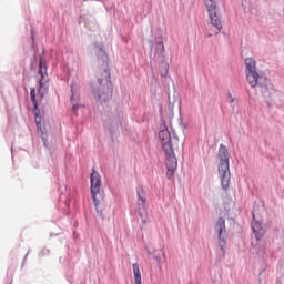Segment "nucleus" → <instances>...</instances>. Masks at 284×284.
I'll return each instance as SVG.
<instances>
[{
	"instance_id": "f257e3e1",
	"label": "nucleus",
	"mask_w": 284,
	"mask_h": 284,
	"mask_svg": "<svg viewBox=\"0 0 284 284\" xmlns=\"http://www.w3.org/2000/svg\"><path fill=\"white\" fill-rule=\"evenodd\" d=\"M159 141L166 156V176L168 179H172V176H174V172H176V168H179V161L176 160V155L174 154V150L179 148V139H172V133H170V130L164 129L159 132Z\"/></svg>"
},
{
	"instance_id": "f03ea898",
	"label": "nucleus",
	"mask_w": 284,
	"mask_h": 284,
	"mask_svg": "<svg viewBox=\"0 0 284 284\" xmlns=\"http://www.w3.org/2000/svg\"><path fill=\"white\" fill-rule=\"evenodd\" d=\"M112 81H110V71L103 70L98 75V83L93 87V97L98 103H106L112 99Z\"/></svg>"
},
{
	"instance_id": "7ed1b4c3",
	"label": "nucleus",
	"mask_w": 284,
	"mask_h": 284,
	"mask_svg": "<svg viewBox=\"0 0 284 284\" xmlns=\"http://www.w3.org/2000/svg\"><path fill=\"white\" fill-rule=\"evenodd\" d=\"M217 156L220 159L219 174L223 190H230V181H232V173H230V151L227 146L221 144Z\"/></svg>"
},
{
	"instance_id": "20e7f679",
	"label": "nucleus",
	"mask_w": 284,
	"mask_h": 284,
	"mask_svg": "<svg viewBox=\"0 0 284 284\" xmlns=\"http://www.w3.org/2000/svg\"><path fill=\"white\" fill-rule=\"evenodd\" d=\"M246 65V80L251 88H263L267 81V78L260 75L256 70V60L254 58H247L245 60Z\"/></svg>"
},
{
	"instance_id": "39448f33",
	"label": "nucleus",
	"mask_w": 284,
	"mask_h": 284,
	"mask_svg": "<svg viewBox=\"0 0 284 284\" xmlns=\"http://www.w3.org/2000/svg\"><path fill=\"white\" fill-rule=\"evenodd\" d=\"M220 1L221 0H204L211 24L217 30L215 34H219V32L223 30V22H221V12L219 10Z\"/></svg>"
},
{
	"instance_id": "423d86ee",
	"label": "nucleus",
	"mask_w": 284,
	"mask_h": 284,
	"mask_svg": "<svg viewBox=\"0 0 284 284\" xmlns=\"http://www.w3.org/2000/svg\"><path fill=\"white\" fill-rule=\"evenodd\" d=\"M90 182H91V197L93 200L95 207H99V203H101V200L103 199V194L101 193V187L103 186V183L101 180V174H99V172H97L94 169L90 174Z\"/></svg>"
},
{
	"instance_id": "0eeeda50",
	"label": "nucleus",
	"mask_w": 284,
	"mask_h": 284,
	"mask_svg": "<svg viewBox=\"0 0 284 284\" xmlns=\"http://www.w3.org/2000/svg\"><path fill=\"white\" fill-rule=\"evenodd\" d=\"M214 232L217 236V245L220 246L222 254H225V250H227V229L225 226V219L220 217L216 221Z\"/></svg>"
},
{
	"instance_id": "6e6552de",
	"label": "nucleus",
	"mask_w": 284,
	"mask_h": 284,
	"mask_svg": "<svg viewBox=\"0 0 284 284\" xmlns=\"http://www.w3.org/2000/svg\"><path fill=\"white\" fill-rule=\"evenodd\" d=\"M138 200L136 204L140 210L145 207V203H148V195L145 194V189L143 186H139L136 189Z\"/></svg>"
},
{
	"instance_id": "1a4fd4ad",
	"label": "nucleus",
	"mask_w": 284,
	"mask_h": 284,
	"mask_svg": "<svg viewBox=\"0 0 284 284\" xmlns=\"http://www.w3.org/2000/svg\"><path fill=\"white\" fill-rule=\"evenodd\" d=\"M39 74L41 75V79H40V88L38 90V93L40 94L41 99H43L44 94L42 92L43 90V84H44V79L45 77H48V73L45 72V69H43V62L40 61V70H39Z\"/></svg>"
},
{
	"instance_id": "9d476101",
	"label": "nucleus",
	"mask_w": 284,
	"mask_h": 284,
	"mask_svg": "<svg viewBox=\"0 0 284 284\" xmlns=\"http://www.w3.org/2000/svg\"><path fill=\"white\" fill-rule=\"evenodd\" d=\"M132 270H133V276H134L135 284H143V282L141 280V270L139 268V264L134 263L132 265Z\"/></svg>"
},
{
	"instance_id": "9b49d317",
	"label": "nucleus",
	"mask_w": 284,
	"mask_h": 284,
	"mask_svg": "<svg viewBox=\"0 0 284 284\" xmlns=\"http://www.w3.org/2000/svg\"><path fill=\"white\" fill-rule=\"evenodd\" d=\"M30 97H31V101H32V103H33V112L36 113V114H39L38 112H37V110H39V101H37V90L34 89V88H31L30 89Z\"/></svg>"
},
{
	"instance_id": "f8f14e48",
	"label": "nucleus",
	"mask_w": 284,
	"mask_h": 284,
	"mask_svg": "<svg viewBox=\"0 0 284 284\" xmlns=\"http://www.w3.org/2000/svg\"><path fill=\"white\" fill-rule=\"evenodd\" d=\"M155 52L159 55L165 54V45L163 44V41H158L155 43Z\"/></svg>"
},
{
	"instance_id": "ddd939ff",
	"label": "nucleus",
	"mask_w": 284,
	"mask_h": 284,
	"mask_svg": "<svg viewBox=\"0 0 284 284\" xmlns=\"http://www.w3.org/2000/svg\"><path fill=\"white\" fill-rule=\"evenodd\" d=\"M37 113L34 112L37 128H38V130H41V116H39V114H41V110L38 109Z\"/></svg>"
},
{
	"instance_id": "4468645a",
	"label": "nucleus",
	"mask_w": 284,
	"mask_h": 284,
	"mask_svg": "<svg viewBox=\"0 0 284 284\" xmlns=\"http://www.w3.org/2000/svg\"><path fill=\"white\" fill-rule=\"evenodd\" d=\"M260 227H261L260 223H256V222L252 223V230H253L254 234H258Z\"/></svg>"
},
{
	"instance_id": "2eb2a0df",
	"label": "nucleus",
	"mask_w": 284,
	"mask_h": 284,
	"mask_svg": "<svg viewBox=\"0 0 284 284\" xmlns=\"http://www.w3.org/2000/svg\"><path fill=\"white\" fill-rule=\"evenodd\" d=\"M71 103H72V108H73V112H77V110H79V104L74 103V93H71Z\"/></svg>"
},
{
	"instance_id": "dca6fc26",
	"label": "nucleus",
	"mask_w": 284,
	"mask_h": 284,
	"mask_svg": "<svg viewBox=\"0 0 284 284\" xmlns=\"http://www.w3.org/2000/svg\"><path fill=\"white\" fill-rule=\"evenodd\" d=\"M227 98L230 103H234L235 99L233 98L232 93H229Z\"/></svg>"
},
{
	"instance_id": "f3484780",
	"label": "nucleus",
	"mask_w": 284,
	"mask_h": 284,
	"mask_svg": "<svg viewBox=\"0 0 284 284\" xmlns=\"http://www.w3.org/2000/svg\"><path fill=\"white\" fill-rule=\"evenodd\" d=\"M256 239H261V237H258V235H256Z\"/></svg>"
},
{
	"instance_id": "a211bd4d",
	"label": "nucleus",
	"mask_w": 284,
	"mask_h": 284,
	"mask_svg": "<svg viewBox=\"0 0 284 284\" xmlns=\"http://www.w3.org/2000/svg\"><path fill=\"white\" fill-rule=\"evenodd\" d=\"M73 91L72 87H71V92Z\"/></svg>"
}]
</instances>
